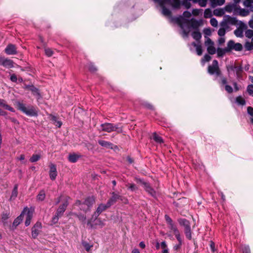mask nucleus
<instances>
[{"mask_svg": "<svg viewBox=\"0 0 253 253\" xmlns=\"http://www.w3.org/2000/svg\"><path fill=\"white\" fill-rule=\"evenodd\" d=\"M157 2L162 7V14L166 16L169 17L171 16V11L169 9L166 8V6H170L173 9H177L180 8L182 5L186 9H189L191 7L190 0H182L181 2L180 0H154Z\"/></svg>", "mask_w": 253, "mask_h": 253, "instance_id": "1", "label": "nucleus"}, {"mask_svg": "<svg viewBox=\"0 0 253 253\" xmlns=\"http://www.w3.org/2000/svg\"><path fill=\"white\" fill-rule=\"evenodd\" d=\"M192 13L185 11L183 12L182 16H180L175 18L177 22L182 29V34L184 37H187L189 34V30L190 27L195 28L198 26V21L192 19L190 21L188 19L191 16Z\"/></svg>", "mask_w": 253, "mask_h": 253, "instance_id": "2", "label": "nucleus"}, {"mask_svg": "<svg viewBox=\"0 0 253 253\" xmlns=\"http://www.w3.org/2000/svg\"><path fill=\"white\" fill-rule=\"evenodd\" d=\"M15 105L18 110L28 116H36L37 112L35 108L33 106H26V105L19 101H16Z\"/></svg>", "mask_w": 253, "mask_h": 253, "instance_id": "3", "label": "nucleus"}, {"mask_svg": "<svg viewBox=\"0 0 253 253\" xmlns=\"http://www.w3.org/2000/svg\"><path fill=\"white\" fill-rule=\"evenodd\" d=\"M100 130L111 132L112 131H117L119 133L122 132V128L119 125H114L111 123H104L100 126Z\"/></svg>", "mask_w": 253, "mask_h": 253, "instance_id": "4", "label": "nucleus"}, {"mask_svg": "<svg viewBox=\"0 0 253 253\" xmlns=\"http://www.w3.org/2000/svg\"><path fill=\"white\" fill-rule=\"evenodd\" d=\"M227 70L229 74L232 72L235 73L238 80L242 79L243 68L241 66L229 65L227 66Z\"/></svg>", "mask_w": 253, "mask_h": 253, "instance_id": "5", "label": "nucleus"}, {"mask_svg": "<svg viewBox=\"0 0 253 253\" xmlns=\"http://www.w3.org/2000/svg\"><path fill=\"white\" fill-rule=\"evenodd\" d=\"M208 73L211 75L215 74L217 76H220V71L218 67V61L216 60H214L212 65L208 67Z\"/></svg>", "mask_w": 253, "mask_h": 253, "instance_id": "6", "label": "nucleus"}, {"mask_svg": "<svg viewBox=\"0 0 253 253\" xmlns=\"http://www.w3.org/2000/svg\"><path fill=\"white\" fill-rule=\"evenodd\" d=\"M227 48L229 51L232 50L235 51H240L243 49L242 45L239 43H235L233 41L230 40L227 43Z\"/></svg>", "mask_w": 253, "mask_h": 253, "instance_id": "7", "label": "nucleus"}, {"mask_svg": "<svg viewBox=\"0 0 253 253\" xmlns=\"http://www.w3.org/2000/svg\"><path fill=\"white\" fill-rule=\"evenodd\" d=\"M22 211H24V215L26 216L25 225L29 226L30 224L31 220L33 217L34 209L25 208Z\"/></svg>", "mask_w": 253, "mask_h": 253, "instance_id": "8", "label": "nucleus"}, {"mask_svg": "<svg viewBox=\"0 0 253 253\" xmlns=\"http://www.w3.org/2000/svg\"><path fill=\"white\" fill-rule=\"evenodd\" d=\"M69 197H65L64 198V202L61 204L57 209L55 214L60 216L61 217L63 215L68 205V200Z\"/></svg>", "mask_w": 253, "mask_h": 253, "instance_id": "9", "label": "nucleus"}, {"mask_svg": "<svg viewBox=\"0 0 253 253\" xmlns=\"http://www.w3.org/2000/svg\"><path fill=\"white\" fill-rule=\"evenodd\" d=\"M0 65L6 68H12L14 67V62L12 60L0 55Z\"/></svg>", "mask_w": 253, "mask_h": 253, "instance_id": "10", "label": "nucleus"}, {"mask_svg": "<svg viewBox=\"0 0 253 253\" xmlns=\"http://www.w3.org/2000/svg\"><path fill=\"white\" fill-rule=\"evenodd\" d=\"M205 44L207 48V51L210 54H214L216 52L214 46V42L209 38L205 41Z\"/></svg>", "mask_w": 253, "mask_h": 253, "instance_id": "11", "label": "nucleus"}, {"mask_svg": "<svg viewBox=\"0 0 253 253\" xmlns=\"http://www.w3.org/2000/svg\"><path fill=\"white\" fill-rule=\"evenodd\" d=\"M49 175L51 180H54L57 175V171L56 166L53 163H50L49 165Z\"/></svg>", "mask_w": 253, "mask_h": 253, "instance_id": "12", "label": "nucleus"}, {"mask_svg": "<svg viewBox=\"0 0 253 253\" xmlns=\"http://www.w3.org/2000/svg\"><path fill=\"white\" fill-rule=\"evenodd\" d=\"M42 224L40 222H37L32 229V236L36 238L39 235L42 228Z\"/></svg>", "mask_w": 253, "mask_h": 253, "instance_id": "13", "label": "nucleus"}, {"mask_svg": "<svg viewBox=\"0 0 253 253\" xmlns=\"http://www.w3.org/2000/svg\"><path fill=\"white\" fill-rule=\"evenodd\" d=\"M4 51L8 55H15L17 53L15 46L12 44H8L5 48Z\"/></svg>", "mask_w": 253, "mask_h": 253, "instance_id": "14", "label": "nucleus"}, {"mask_svg": "<svg viewBox=\"0 0 253 253\" xmlns=\"http://www.w3.org/2000/svg\"><path fill=\"white\" fill-rule=\"evenodd\" d=\"M111 194V198L107 202L108 206H109L110 207L113 204H114L115 203H116L118 200L121 199L122 198L120 195L115 192H112Z\"/></svg>", "mask_w": 253, "mask_h": 253, "instance_id": "15", "label": "nucleus"}, {"mask_svg": "<svg viewBox=\"0 0 253 253\" xmlns=\"http://www.w3.org/2000/svg\"><path fill=\"white\" fill-rule=\"evenodd\" d=\"M95 203V198L93 196L89 197L87 198L84 203V206H86L87 208H85L86 211L92 207L93 204Z\"/></svg>", "mask_w": 253, "mask_h": 253, "instance_id": "16", "label": "nucleus"}, {"mask_svg": "<svg viewBox=\"0 0 253 253\" xmlns=\"http://www.w3.org/2000/svg\"><path fill=\"white\" fill-rule=\"evenodd\" d=\"M145 190L152 197H155L156 193L155 191L151 187L149 183H144V186L143 187Z\"/></svg>", "mask_w": 253, "mask_h": 253, "instance_id": "17", "label": "nucleus"}, {"mask_svg": "<svg viewBox=\"0 0 253 253\" xmlns=\"http://www.w3.org/2000/svg\"><path fill=\"white\" fill-rule=\"evenodd\" d=\"M224 19L227 22L228 25H236L238 20L235 17H232L229 15H225L224 17Z\"/></svg>", "mask_w": 253, "mask_h": 253, "instance_id": "18", "label": "nucleus"}, {"mask_svg": "<svg viewBox=\"0 0 253 253\" xmlns=\"http://www.w3.org/2000/svg\"><path fill=\"white\" fill-rule=\"evenodd\" d=\"M98 142V143L102 147L106 148L113 149V144L110 142L102 140H99Z\"/></svg>", "mask_w": 253, "mask_h": 253, "instance_id": "19", "label": "nucleus"}, {"mask_svg": "<svg viewBox=\"0 0 253 253\" xmlns=\"http://www.w3.org/2000/svg\"><path fill=\"white\" fill-rule=\"evenodd\" d=\"M248 9L240 8L239 10V14L242 16H247L249 15L250 12H253L251 10L250 7H247Z\"/></svg>", "mask_w": 253, "mask_h": 253, "instance_id": "20", "label": "nucleus"}, {"mask_svg": "<svg viewBox=\"0 0 253 253\" xmlns=\"http://www.w3.org/2000/svg\"><path fill=\"white\" fill-rule=\"evenodd\" d=\"M211 7H215L218 5H222L225 2V0H210Z\"/></svg>", "mask_w": 253, "mask_h": 253, "instance_id": "21", "label": "nucleus"}, {"mask_svg": "<svg viewBox=\"0 0 253 253\" xmlns=\"http://www.w3.org/2000/svg\"><path fill=\"white\" fill-rule=\"evenodd\" d=\"M24 216V211H22L21 214L18 216L13 221V225L15 227L18 226L21 222L22 221L23 219V216Z\"/></svg>", "mask_w": 253, "mask_h": 253, "instance_id": "22", "label": "nucleus"}, {"mask_svg": "<svg viewBox=\"0 0 253 253\" xmlns=\"http://www.w3.org/2000/svg\"><path fill=\"white\" fill-rule=\"evenodd\" d=\"M110 206H108V203L106 204H101L99 205L96 210V211L99 212V213H101L102 212L106 210L107 208H109Z\"/></svg>", "mask_w": 253, "mask_h": 253, "instance_id": "23", "label": "nucleus"}, {"mask_svg": "<svg viewBox=\"0 0 253 253\" xmlns=\"http://www.w3.org/2000/svg\"><path fill=\"white\" fill-rule=\"evenodd\" d=\"M80 156L76 154H70L68 157V160L72 163H75L80 158Z\"/></svg>", "mask_w": 253, "mask_h": 253, "instance_id": "24", "label": "nucleus"}, {"mask_svg": "<svg viewBox=\"0 0 253 253\" xmlns=\"http://www.w3.org/2000/svg\"><path fill=\"white\" fill-rule=\"evenodd\" d=\"M236 26L237 27L238 29L243 31L247 29V25L241 21L238 20Z\"/></svg>", "mask_w": 253, "mask_h": 253, "instance_id": "25", "label": "nucleus"}, {"mask_svg": "<svg viewBox=\"0 0 253 253\" xmlns=\"http://www.w3.org/2000/svg\"><path fill=\"white\" fill-rule=\"evenodd\" d=\"M99 214L100 213H99V212L96 211L92 215L91 219L87 221V224L90 225L91 227H92L93 225L91 224V222L96 220Z\"/></svg>", "mask_w": 253, "mask_h": 253, "instance_id": "26", "label": "nucleus"}, {"mask_svg": "<svg viewBox=\"0 0 253 253\" xmlns=\"http://www.w3.org/2000/svg\"><path fill=\"white\" fill-rule=\"evenodd\" d=\"M229 52L227 47L224 48H218L217 49V56L222 57L226 52Z\"/></svg>", "mask_w": 253, "mask_h": 253, "instance_id": "27", "label": "nucleus"}, {"mask_svg": "<svg viewBox=\"0 0 253 253\" xmlns=\"http://www.w3.org/2000/svg\"><path fill=\"white\" fill-rule=\"evenodd\" d=\"M192 44L194 47H195L197 54L199 56L201 55L203 53V50H202L201 45L200 44H196L194 42H192Z\"/></svg>", "mask_w": 253, "mask_h": 253, "instance_id": "28", "label": "nucleus"}, {"mask_svg": "<svg viewBox=\"0 0 253 253\" xmlns=\"http://www.w3.org/2000/svg\"><path fill=\"white\" fill-rule=\"evenodd\" d=\"M253 0H245L244 1V5L246 7H250L251 10L253 12Z\"/></svg>", "mask_w": 253, "mask_h": 253, "instance_id": "29", "label": "nucleus"}, {"mask_svg": "<svg viewBox=\"0 0 253 253\" xmlns=\"http://www.w3.org/2000/svg\"><path fill=\"white\" fill-rule=\"evenodd\" d=\"M245 47L248 50L253 49V37L252 38L251 42L247 41L245 43Z\"/></svg>", "mask_w": 253, "mask_h": 253, "instance_id": "30", "label": "nucleus"}, {"mask_svg": "<svg viewBox=\"0 0 253 253\" xmlns=\"http://www.w3.org/2000/svg\"><path fill=\"white\" fill-rule=\"evenodd\" d=\"M126 186L131 191H135L138 190V187L134 183H128Z\"/></svg>", "mask_w": 253, "mask_h": 253, "instance_id": "31", "label": "nucleus"}, {"mask_svg": "<svg viewBox=\"0 0 253 253\" xmlns=\"http://www.w3.org/2000/svg\"><path fill=\"white\" fill-rule=\"evenodd\" d=\"M18 194V185H15L14 188L12 190V194L10 197V200L14 199L17 196Z\"/></svg>", "mask_w": 253, "mask_h": 253, "instance_id": "32", "label": "nucleus"}, {"mask_svg": "<svg viewBox=\"0 0 253 253\" xmlns=\"http://www.w3.org/2000/svg\"><path fill=\"white\" fill-rule=\"evenodd\" d=\"M180 225H183L185 229H187L190 227L189 221L186 219H182L179 221Z\"/></svg>", "mask_w": 253, "mask_h": 253, "instance_id": "33", "label": "nucleus"}, {"mask_svg": "<svg viewBox=\"0 0 253 253\" xmlns=\"http://www.w3.org/2000/svg\"><path fill=\"white\" fill-rule=\"evenodd\" d=\"M192 36L196 41L199 40L202 37L201 34L198 31L193 32L192 34Z\"/></svg>", "mask_w": 253, "mask_h": 253, "instance_id": "34", "label": "nucleus"}, {"mask_svg": "<svg viewBox=\"0 0 253 253\" xmlns=\"http://www.w3.org/2000/svg\"><path fill=\"white\" fill-rule=\"evenodd\" d=\"M153 139L158 143H162L163 142V139L161 136L157 134L156 133L153 134Z\"/></svg>", "mask_w": 253, "mask_h": 253, "instance_id": "35", "label": "nucleus"}, {"mask_svg": "<svg viewBox=\"0 0 253 253\" xmlns=\"http://www.w3.org/2000/svg\"><path fill=\"white\" fill-rule=\"evenodd\" d=\"M236 102L238 104L241 105H244L246 104L245 99L241 96L236 97Z\"/></svg>", "mask_w": 253, "mask_h": 253, "instance_id": "36", "label": "nucleus"}, {"mask_svg": "<svg viewBox=\"0 0 253 253\" xmlns=\"http://www.w3.org/2000/svg\"><path fill=\"white\" fill-rule=\"evenodd\" d=\"M41 158V155L39 154H34L30 159L31 162H36Z\"/></svg>", "mask_w": 253, "mask_h": 253, "instance_id": "37", "label": "nucleus"}, {"mask_svg": "<svg viewBox=\"0 0 253 253\" xmlns=\"http://www.w3.org/2000/svg\"><path fill=\"white\" fill-rule=\"evenodd\" d=\"M45 196V194L44 191L43 190L41 191L39 193V194L37 196V199L39 201H42L44 199Z\"/></svg>", "mask_w": 253, "mask_h": 253, "instance_id": "38", "label": "nucleus"}, {"mask_svg": "<svg viewBox=\"0 0 253 253\" xmlns=\"http://www.w3.org/2000/svg\"><path fill=\"white\" fill-rule=\"evenodd\" d=\"M212 16V12L210 9H206L204 11V17L206 18H210Z\"/></svg>", "mask_w": 253, "mask_h": 253, "instance_id": "39", "label": "nucleus"}, {"mask_svg": "<svg viewBox=\"0 0 253 253\" xmlns=\"http://www.w3.org/2000/svg\"><path fill=\"white\" fill-rule=\"evenodd\" d=\"M220 26L221 28H223L225 30H227L229 28V25L224 18L220 23Z\"/></svg>", "mask_w": 253, "mask_h": 253, "instance_id": "40", "label": "nucleus"}, {"mask_svg": "<svg viewBox=\"0 0 253 253\" xmlns=\"http://www.w3.org/2000/svg\"><path fill=\"white\" fill-rule=\"evenodd\" d=\"M203 12V9H193L192 11V14L194 16H198L200 14H201Z\"/></svg>", "mask_w": 253, "mask_h": 253, "instance_id": "41", "label": "nucleus"}, {"mask_svg": "<svg viewBox=\"0 0 253 253\" xmlns=\"http://www.w3.org/2000/svg\"><path fill=\"white\" fill-rule=\"evenodd\" d=\"M211 59V57L208 54L204 55V57L201 60L202 64L204 65L206 62L209 61Z\"/></svg>", "mask_w": 253, "mask_h": 253, "instance_id": "42", "label": "nucleus"}, {"mask_svg": "<svg viewBox=\"0 0 253 253\" xmlns=\"http://www.w3.org/2000/svg\"><path fill=\"white\" fill-rule=\"evenodd\" d=\"M234 33L237 37L241 38L243 36V31L238 28L234 31Z\"/></svg>", "mask_w": 253, "mask_h": 253, "instance_id": "43", "label": "nucleus"}, {"mask_svg": "<svg viewBox=\"0 0 253 253\" xmlns=\"http://www.w3.org/2000/svg\"><path fill=\"white\" fill-rule=\"evenodd\" d=\"M184 230L186 238L189 240L191 239L192 235L190 227L187 229H185Z\"/></svg>", "mask_w": 253, "mask_h": 253, "instance_id": "44", "label": "nucleus"}, {"mask_svg": "<svg viewBox=\"0 0 253 253\" xmlns=\"http://www.w3.org/2000/svg\"><path fill=\"white\" fill-rule=\"evenodd\" d=\"M61 216L56 214H55L54 216L52 217V219H51V224H55L56 223H57L58 221V220H59V217H60Z\"/></svg>", "mask_w": 253, "mask_h": 253, "instance_id": "45", "label": "nucleus"}, {"mask_svg": "<svg viewBox=\"0 0 253 253\" xmlns=\"http://www.w3.org/2000/svg\"><path fill=\"white\" fill-rule=\"evenodd\" d=\"M169 227L172 231H173L174 234L179 231L173 223L169 225Z\"/></svg>", "mask_w": 253, "mask_h": 253, "instance_id": "46", "label": "nucleus"}, {"mask_svg": "<svg viewBox=\"0 0 253 253\" xmlns=\"http://www.w3.org/2000/svg\"><path fill=\"white\" fill-rule=\"evenodd\" d=\"M245 36L246 37L251 38L253 37V30H247L245 32Z\"/></svg>", "mask_w": 253, "mask_h": 253, "instance_id": "47", "label": "nucleus"}, {"mask_svg": "<svg viewBox=\"0 0 253 253\" xmlns=\"http://www.w3.org/2000/svg\"><path fill=\"white\" fill-rule=\"evenodd\" d=\"M75 205L79 206H81L80 209L81 210H83V211H86V209H85V208L84 207V203L82 204L80 201H79V200L77 201L75 203Z\"/></svg>", "mask_w": 253, "mask_h": 253, "instance_id": "48", "label": "nucleus"}, {"mask_svg": "<svg viewBox=\"0 0 253 253\" xmlns=\"http://www.w3.org/2000/svg\"><path fill=\"white\" fill-rule=\"evenodd\" d=\"M247 91L250 95L253 96V84H250L248 86Z\"/></svg>", "mask_w": 253, "mask_h": 253, "instance_id": "49", "label": "nucleus"}, {"mask_svg": "<svg viewBox=\"0 0 253 253\" xmlns=\"http://www.w3.org/2000/svg\"><path fill=\"white\" fill-rule=\"evenodd\" d=\"M210 23L211 26L215 27H217L218 25V22L217 20L214 18H211V19L210 20Z\"/></svg>", "mask_w": 253, "mask_h": 253, "instance_id": "50", "label": "nucleus"}, {"mask_svg": "<svg viewBox=\"0 0 253 253\" xmlns=\"http://www.w3.org/2000/svg\"><path fill=\"white\" fill-rule=\"evenodd\" d=\"M44 51L45 54L48 57L51 56L53 55V51L50 48H45Z\"/></svg>", "mask_w": 253, "mask_h": 253, "instance_id": "51", "label": "nucleus"}, {"mask_svg": "<svg viewBox=\"0 0 253 253\" xmlns=\"http://www.w3.org/2000/svg\"><path fill=\"white\" fill-rule=\"evenodd\" d=\"M226 30H225L223 28H220L218 31V35L220 37H224L226 33Z\"/></svg>", "mask_w": 253, "mask_h": 253, "instance_id": "52", "label": "nucleus"}, {"mask_svg": "<svg viewBox=\"0 0 253 253\" xmlns=\"http://www.w3.org/2000/svg\"><path fill=\"white\" fill-rule=\"evenodd\" d=\"M198 3L201 7H206L207 4V0H199Z\"/></svg>", "mask_w": 253, "mask_h": 253, "instance_id": "53", "label": "nucleus"}, {"mask_svg": "<svg viewBox=\"0 0 253 253\" xmlns=\"http://www.w3.org/2000/svg\"><path fill=\"white\" fill-rule=\"evenodd\" d=\"M77 216L79 218V220L83 222H84L86 220V216L84 214H77Z\"/></svg>", "mask_w": 253, "mask_h": 253, "instance_id": "54", "label": "nucleus"}, {"mask_svg": "<svg viewBox=\"0 0 253 253\" xmlns=\"http://www.w3.org/2000/svg\"><path fill=\"white\" fill-rule=\"evenodd\" d=\"M219 84H220L221 86H225L226 84H227V81L226 79L223 77H221L220 78V82H219Z\"/></svg>", "mask_w": 253, "mask_h": 253, "instance_id": "55", "label": "nucleus"}, {"mask_svg": "<svg viewBox=\"0 0 253 253\" xmlns=\"http://www.w3.org/2000/svg\"><path fill=\"white\" fill-rule=\"evenodd\" d=\"M225 90L229 93H231L233 91V88L229 85L226 84L225 85Z\"/></svg>", "mask_w": 253, "mask_h": 253, "instance_id": "56", "label": "nucleus"}, {"mask_svg": "<svg viewBox=\"0 0 253 253\" xmlns=\"http://www.w3.org/2000/svg\"><path fill=\"white\" fill-rule=\"evenodd\" d=\"M135 180L137 183H139V184H141L143 187L144 186V183H148V182L144 181L143 179L138 178H135Z\"/></svg>", "mask_w": 253, "mask_h": 253, "instance_id": "57", "label": "nucleus"}, {"mask_svg": "<svg viewBox=\"0 0 253 253\" xmlns=\"http://www.w3.org/2000/svg\"><path fill=\"white\" fill-rule=\"evenodd\" d=\"M243 253H251L249 247L248 246H244L242 247Z\"/></svg>", "mask_w": 253, "mask_h": 253, "instance_id": "58", "label": "nucleus"}, {"mask_svg": "<svg viewBox=\"0 0 253 253\" xmlns=\"http://www.w3.org/2000/svg\"><path fill=\"white\" fill-rule=\"evenodd\" d=\"M83 245L87 252L89 251L90 248L92 247V246L90 245L88 243L85 242L83 243Z\"/></svg>", "mask_w": 253, "mask_h": 253, "instance_id": "59", "label": "nucleus"}, {"mask_svg": "<svg viewBox=\"0 0 253 253\" xmlns=\"http://www.w3.org/2000/svg\"><path fill=\"white\" fill-rule=\"evenodd\" d=\"M65 197H67V196H60L59 197V198H57L56 200H55V204L56 205L58 204V203H59L60 202H62V203L64 202V198H65Z\"/></svg>", "mask_w": 253, "mask_h": 253, "instance_id": "60", "label": "nucleus"}, {"mask_svg": "<svg viewBox=\"0 0 253 253\" xmlns=\"http://www.w3.org/2000/svg\"><path fill=\"white\" fill-rule=\"evenodd\" d=\"M88 69L91 72H94L95 71H96V67L94 66V65H93L92 64L90 63L88 65Z\"/></svg>", "mask_w": 253, "mask_h": 253, "instance_id": "61", "label": "nucleus"}, {"mask_svg": "<svg viewBox=\"0 0 253 253\" xmlns=\"http://www.w3.org/2000/svg\"><path fill=\"white\" fill-rule=\"evenodd\" d=\"M174 234L175 235V237L176 238L177 240H178V241L179 242L180 244H182V239L180 237V235L179 232L178 231Z\"/></svg>", "mask_w": 253, "mask_h": 253, "instance_id": "62", "label": "nucleus"}, {"mask_svg": "<svg viewBox=\"0 0 253 253\" xmlns=\"http://www.w3.org/2000/svg\"><path fill=\"white\" fill-rule=\"evenodd\" d=\"M213 13L216 16H221L223 14V12L221 10L215 9L214 10Z\"/></svg>", "mask_w": 253, "mask_h": 253, "instance_id": "63", "label": "nucleus"}, {"mask_svg": "<svg viewBox=\"0 0 253 253\" xmlns=\"http://www.w3.org/2000/svg\"><path fill=\"white\" fill-rule=\"evenodd\" d=\"M247 113L251 117H253V108L250 106L248 107Z\"/></svg>", "mask_w": 253, "mask_h": 253, "instance_id": "64", "label": "nucleus"}]
</instances>
